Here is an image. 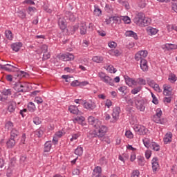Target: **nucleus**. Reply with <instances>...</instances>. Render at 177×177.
<instances>
[{
    "label": "nucleus",
    "mask_w": 177,
    "mask_h": 177,
    "mask_svg": "<svg viewBox=\"0 0 177 177\" xmlns=\"http://www.w3.org/2000/svg\"><path fill=\"white\" fill-rule=\"evenodd\" d=\"M134 23L140 27H147V26H149L151 23V19L146 17L142 12H139L134 18Z\"/></svg>",
    "instance_id": "obj_1"
},
{
    "label": "nucleus",
    "mask_w": 177,
    "mask_h": 177,
    "mask_svg": "<svg viewBox=\"0 0 177 177\" xmlns=\"http://www.w3.org/2000/svg\"><path fill=\"white\" fill-rule=\"evenodd\" d=\"M161 115H162V111L158 108L156 109V113L152 118L153 121L156 124H165V120L161 119Z\"/></svg>",
    "instance_id": "obj_2"
},
{
    "label": "nucleus",
    "mask_w": 177,
    "mask_h": 177,
    "mask_svg": "<svg viewBox=\"0 0 177 177\" xmlns=\"http://www.w3.org/2000/svg\"><path fill=\"white\" fill-rule=\"evenodd\" d=\"M106 133H107V127L101 123L97 127V131L95 136H97L99 139H102Z\"/></svg>",
    "instance_id": "obj_3"
},
{
    "label": "nucleus",
    "mask_w": 177,
    "mask_h": 177,
    "mask_svg": "<svg viewBox=\"0 0 177 177\" xmlns=\"http://www.w3.org/2000/svg\"><path fill=\"white\" fill-rule=\"evenodd\" d=\"M121 113V108L119 106H115L113 109L112 112V117L113 119L111 120V122H113V124L117 122L118 121V119L120 118V113Z\"/></svg>",
    "instance_id": "obj_4"
},
{
    "label": "nucleus",
    "mask_w": 177,
    "mask_h": 177,
    "mask_svg": "<svg viewBox=\"0 0 177 177\" xmlns=\"http://www.w3.org/2000/svg\"><path fill=\"white\" fill-rule=\"evenodd\" d=\"M88 122L90 125H92V127H93L96 129H97L99 125L102 124V122L100 120L93 116H89L88 118Z\"/></svg>",
    "instance_id": "obj_5"
},
{
    "label": "nucleus",
    "mask_w": 177,
    "mask_h": 177,
    "mask_svg": "<svg viewBox=\"0 0 177 177\" xmlns=\"http://www.w3.org/2000/svg\"><path fill=\"white\" fill-rule=\"evenodd\" d=\"M148 54H149V53L146 50H142L140 51H138L135 55V59L137 62H139V60L145 59L146 57H147Z\"/></svg>",
    "instance_id": "obj_6"
},
{
    "label": "nucleus",
    "mask_w": 177,
    "mask_h": 177,
    "mask_svg": "<svg viewBox=\"0 0 177 177\" xmlns=\"http://www.w3.org/2000/svg\"><path fill=\"white\" fill-rule=\"evenodd\" d=\"M135 103L136 109H138V110H140V111H145V110L146 109V102H145V100H136Z\"/></svg>",
    "instance_id": "obj_7"
},
{
    "label": "nucleus",
    "mask_w": 177,
    "mask_h": 177,
    "mask_svg": "<svg viewBox=\"0 0 177 177\" xmlns=\"http://www.w3.org/2000/svg\"><path fill=\"white\" fill-rule=\"evenodd\" d=\"M133 129L136 132H138L139 135H146L149 130L144 126L135 125Z\"/></svg>",
    "instance_id": "obj_8"
},
{
    "label": "nucleus",
    "mask_w": 177,
    "mask_h": 177,
    "mask_svg": "<svg viewBox=\"0 0 177 177\" xmlns=\"http://www.w3.org/2000/svg\"><path fill=\"white\" fill-rule=\"evenodd\" d=\"M16 109H17V106L16 105V102L12 101L8 103V106L7 108V111L10 114H16Z\"/></svg>",
    "instance_id": "obj_9"
},
{
    "label": "nucleus",
    "mask_w": 177,
    "mask_h": 177,
    "mask_svg": "<svg viewBox=\"0 0 177 177\" xmlns=\"http://www.w3.org/2000/svg\"><path fill=\"white\" fill-rule=\"evenodd\" d=\"M82 104L84 109H86L87 110H93L96 109V104H95V102L92 101H89V102L84 101Z\"/></svg>",
    "instance_id": "obj_10"
},
{
    "label": "nucleus",
    "mask_w": 177,
    "mask_h": 177,
    "mask_svg": "<svg viewBox=\"0 0 177 177\" xmlns=\"http://www.w3.org/2000/svg\"><path fill=\"white\" fill-rule=\"evenodd\" d=\"M152 171L153 172H157L160 169V165L158 164V158L155 157L151 160Z\"/></svg>",
    "instance_id": "obj_11"
},
{
    "label": "nucleus",
    "mask_w": 177,
    "mask_h": 177,
    "mask_svg": "<svg viewBox=\"0 0 177 177\" xmlns=\"http://www.w3.org/2000/svg\"><path fill=\"white\" fill-rule=\"evenodd\" d=\"M59 59L64 60V62H70L74 60V55L70 53H66V54L61 55Z\"/></svg>",
    "instance_id": "obj_12"
},
{
    "label": "nucleus",
    "mask_w": 177,
    "mask_h": 177,
    "mask_svg": "<svg viewBox=\"0 0 177 177\" xmlns=\"http://www.w3.org/2000/svg\"><path fill=\"white\" fill-rule=\"evenodd\" d=\"M163 89V95H165V96H170V95H172V87L170 85L164 84Z\"/></svg>",
    "instance_id": "obj_13"
},
{
    "label": "nucleus",
    "mask_w": 177,
    "mask_h": 177,
    "mask_svg": "<svg viewBox=\"0 0 177 177\" xmlns=\"http://www.w3.org/2000/svg\"><path fill=\"white\" fill-rule=\"evenodd\" d=\"M124 80H125L127 85H128L129 86H132V85H133L134 86H136V82L135 79L131 78L128 75L124 76Z\"/></svg>",
    "instance_id": "obj_14"
},
{
    "label": "nucleus",
    "mask_w": 177,
    "mask_h": 177,
    "mask_svg": "<svg viewBox=\"0 0 177 177\" xmlns=\"http://www.w3.org/2000/svg\"><path fill=\"white\" fill-rule=\"evenodd\" d=\"M15 89L17 92H26V84H23L21 82L16 83Z\"/></svg>",
    "instance_id": "obj_15"
},
{
    "label": "nucleus",
    "mask_w": 177,
    "mask_h": 177,
    "mask_svg": "<svg viewBox=\"0 0 177 177\" xmlns=\"http://www.w3.org/2000/svg\"><path fill=\"white\" fill-rule=\"evenodd\" d=\"M140 66L142 71H148L149 66L147 65V60L146 59L140 60Z\"/></svg>",
    "instance_id": "obj_16"
},
{
    "label": "nucleus",
    "mask_w": 177,
    "mask_h": 177,
    "mask_svg": "<svg viewBox=\"0 0 177 177\" xmlns=\"http://www.w3.org/2000/svg\"><path fill=\"white\" fill-rule=\"evenodd\" d=\"M102 174V167L97 166L94 168L93 171V177H100Z\"/></svg>",
    "instance_id": "obj_17"
},
{
    "label": "nucleus",
    "mask_w": 177,
    "mask_h": 177,
    "mask_svg": "<svg viewBox=\"0 0 177 177\" xmlns=\"http://www.w3.org/2000/svg\"><path fill=\"white\" fill-rule=\"evenodd\" d=\"M58 26L61 30H66V19L59 17L58 19Z\"/></svg>",
    "instance_id": "obj_18"
},
{
    "label": "nucleus",
    "mask_w": 177,
    "mask_h": 177,
    "mask_svg": "<svg viewBox=\"0 0 177 177\" xmlns=\"http://www.w3.org/2000/svg\"><path fill=\"white\" fill-rule=\"evenodd\" d=\"M21 46H23V44L21 42L14 43L11 45V48L15 52H19Z\"/></svg>",
    "instance_id": "obj_19"
},
{
    "label": "nucleus",
    "mask_w": 177,
    "mask_h": 177,
    "mask_svg": "<svg viewBox=\"0 0 177 177\" xmlns=\"http://www.w3.org/2000/svg\"><path fill=\"white\" fill-rule=\"evenodd\" d=\"M165 145H168L172 142V133H167L163 139Z\"/></svg>",
    "instance_id": "obj_20"
},
{
    "label": "nucleus",
    "mask_w": 177,
    "mask_h": 177,
    "mask_svg": "<svg viewBox=\"0 0 177 177\" xmlns=\"http://www.w3.org/2000/svg\"><path fill=\"white\" fill-rule=\"evenodd\" d=\"M125 37H130L131 38H133L134 39H138V34L136 32L132 31V30H127L124 33Z\"/></svg>",
    "instance_id": "obj_21"
},
{
    "label": "nucleus",
    "mask_w": 177,
    "mask_h": 177,
    "mask_svg": "<svg viewBox=\"0 0 177 177\" xmlns=\"http://www.w3.org/2000/svg\"><path fill=\"white\" fill-rule=\"evenodd\" d=\"M147 32L148 35H156V34L158 32V30H157V28L149 26L147 28Z\"/></svg>",
    "instance_id": "obj_22"
},
{
    "label": "nucleus",
    "mask_w": 177,
    "mask_h": 177,
    "mask_svg": "<svg viewBox=\"0 0 177 177\" xmlns=\"http://www.w3.org/2000/svg\"><path fill=\"white\" fill-rule=\"evenodd\" d=\"M8 149H13L15 146L16 145V140H15V138H10L6 142Z\"/></svg>",
    "instance_id": "obj_23"
},
{
    "label": "nucleus",
    "mask_w": 177,
    "mask_h": 177,
    "mask_svg": "<svg viewBox=\"0 0 177 177\" xmlns=\"http://www.w3.org/2000/svg\"><path fill=\"white\" fill-rule=\"evenodd\" d=\"M144 145L147 147V149H150L151 144L153 143V140H150L149 138H145L142 140Z\"/></svg>",
    "instance_id": "obj_24"
},
{
    "label": "nucleus",
    "mask_w": 177,
    "mask_h": 177,
    "mask_svg": "<svg viewBox=\"0 0 177 177\" xmlns=\"http://www.w3.org/2000/svg\"><path fill=\"white\" fill-rule=\"evenodd\" d=\"M50 149H52V142H50V141H47V142L44 144V153H49V151H50Z\"/></svg>",
    "instance_id": "obj_25"
},
{
    "label": "nucleus",
    "mask_w": 177,
    "mask_h": 177,
    "mask_svg": "<svg viewBox=\"0 0 177 177\" xmlns=\"http://www.w3.org/2000/svg\"><path fill=\"white\" fill-rule=\"evenodd\" d=\"M103 82H105V84H108L109 85H111V86H114V80L110 77L109 76H106L103 80Z\"/></svg>",
    "instance_id": "obj_26"
},
{
    "label": "nucleus",
    "mask_w": 177,
    "mask_h": 177,
    "mask_svg": "<svg viewBox=\"0 0 177 177\" xmlns=\"http://www.w3.org/2000/svg\"><path fill=\"white\" fill-rule=\"evenodd\" d=\"M20 135V132L16 129H12L10 132V138L12 139H16L17 136Z\"/></svg>",
    "instance_id": "obj_27"
},
{
    "label": "nucleus",
    "mask_w": 177,
    "mask_h": 177,
    "mask_svg": "<svg viewBox=\"0 0 177 177\" xmlns=\"http://www.w3.org/2000/svg\"><path fill=\"white\" fill-rule=\"evenodd\" d=\"M68 110L70 113H72V114H78V112L80 111L78 110V107H77L75 105H71L68 107Z\"/></svg>",
    "instance_id": "obj_28"
},
{
    "label": "nucleus",
    "mask_w": 177,
    "mask_h": 177,
    "mask_svg": "<svg viewBox=\"0 0 177 177\" xmlns=\"http://www.w3.org/2000/svg\"><path fill=\"white\" fill-rule=\"evenodd\" d=\"M80 30L81 35H85V34H86V24H85V23L80 24Z\"/></svg>",
    "instance_id": "obj_29"
},
{
    "label": "nucleus",
    "mask_w": 177,
    "mask_h": 177,
    "mask_svg": "<svg viewBox=\"0 0 177 177\" xmlns=\"http://www.w3.org/2000/svg\"><path fill=\"white\" fill-rule=\"evenodd\" d=\"M149 149H152V150H154V151H160V145L157 144L155 142H152L151 146L149 147Z\"/></svg>",
    "instance_id": "obj_30"
},
{
    "label": "nucleus",
    "mask_w": 177,
    "mask_h": 177,
    "mask_svg": "<svg viewBox=\"0 0 177 177\" xmlns=\"http://www.w3.org/2000/svg\"><path fill=\"white\" fill-rule=\"evenodd\" d=\"M35 104L32 102H30L28 104V110L30 111V113H34L36 110Z\"/></svg>",
    "instance_id": "obj_31"
},
{
    "label": "nucleus",
    "mask_w": 177,
    "mask_h": 177,
    "mask_svg": "<svg viewBox=\"0 0 177 177\" xmlns=\"http://www.w3.org/2000/svg\"><path fill=\"white\" fill-rule=\"evenodd\" d=\"M166 49L167 50H174L175 49H177V45L176 44H166L165 45Z\"/></svg>",
    "instance_id": "obj_32"
},
{
    "label": "nucleus",
    "mask_w": 177,
    "mask_h": 177,
    "mask_svg": "<svg viewBox=\"0 0 177 177\" xmlns=\"http://www.w3.org/2000/svg\"><path fill=\"white\" fill-rule=\"evenodd\" d=\"M84 153V148H82V147H77V148L75 150V154H76V156H78L79 157L82 156Z\"/></svg>",
    "instance_id": "obj_33"
},
{
    "label": "nucleus",
    "mask_w": 177,
    "mask_h": 177,
    "mask_svg": "<svg viewBox=\"0 0 177 177\" xmlns=\"http://www.w3.org/2000/svg\"><path fill=\"white\" fill-rule=\"evenodd\" d=\"M136 85H146V80L139 77L136 80Z\"/></svg>",
    "instance_id": "obj_34"
},
{
    "label": "nucleus",
    "mask_w": 177,
    "mask_h": 177,
    "mask_svg": "<svg viewBox=\"0 0 177 177\" xmlns=\"http://www.w3.org/2000/svg\"><path fill=\"white\" fill-rule=\"evenodd\" d=\"M95 16H100L102 15V10L99 8L98 6H94V12Z\"/></svg>",
    "instance_id": "obj_35"
},
{
    "label": "nucleus",
    "mask_w": 177,
    "mask_h": 177,
    "mask_svg": "<svg viewBox=\"0 0 177 177\" xmlns=\"http://www.w3.org/2000/svg\"><path fill=\"white\" fill-rule=\"evenodd\" d=\"M35 136L37 138H42L44 136V129L40 128L35 131Z\"/></svg>",
    "instance_id": "obj_36"
},
{
    "label": "nucleus",
    "mask_w": 177,
    "mask_h": 177,
    "mask_svg": "<svg viewBox=\"0 0 177 177\" xmlns=\"http://www.w3.org/2000/svg\"><path fill=\"white\" fill-rule=\"evenodd\" d=\"M5 35L7 39H9L10 41H12V39H13V35L12 34V31L8 30H6Z\"/></svg>",
    "instance_id": "obj_37"
},
{
    "label": "nucleus",
    "mask_w": 177,
    "mask_h": 177,
    "mask_svg": "<svg viewBox=\"0 0 177 177\" xmlns=\"http://www.w3.org/2000/svg\"><path fill=\"white\" fill-rule=\"evenodd\" d=\"M137 160L138 165H140V167H143V165H145V163L146 162L145 158L142 156H138Z\"/></svg>",
    "instance_id": "obj_38"
},
{
    "label": "nucleus",
    "mask_w": 177,
    "mask_h": 177,
    "mask_svg": "<svg viewBox=\"0 0 177 177\" xmlns=\"http://www.w3.org/2000/svg\"><path fill=\"white\" fill-rule=\"evenodd\" d=\"M13 122H12L11 121H8L5 124V128L6 129H8V131H10L11 129H13Z\"/></svg>",
    "instance_id": "obj_39"
},
{
    "label": "nucleus",
    "mask_w": 177,
    "mask_h": 177,
    "mask_svg": "<svg viewBox=\"0 0 177 177\" xmlns=\"http://www.w3.org/2000/svg\"><path fill=\"white\" fill-rule=\"evenodd\" d=\"M92 60L95 63H102V62H103V57L95 56L93 57Z\"/></svg>",
    "instance_id": "obj_40"
},
{
    "label": "nucleus",
    "mask_w": 177,
    "mask_h": 177,
    "mask_svg": "<svg viewBox=\"0 0 177 177\" xmlns=\"http://www.w3.org/2000/svg\"><path fill=\"white\" fill-rule=\"evenodd\" d=\"M140 91H142V86H139L138 87L133 88L131 93H132V95H137V93H139Z\"/></svg>",
    "instance_id": "obj_41"
},
{
    "label": "nucleus",
    "mask_w": 177,
    "mask_h": 177,
    "mask_svg": "<svg viewBox=\"0 0 177 177\" xmlns=\"http://www.w3.org/2000/svg\"><path fill=\"white\" fill-rule=\"evenodd\" d=\"M1 93L3 94V96H9L12 95V90L8 88V89H3L1 91Z\"/></svg>",
    "instance_id": "obj_42"
},
{
    "label": "nucleus",
    "mask_w": 177,
    "mask_h": 177,
    "mask_svg": "<svg viewBox=\"0 0 177 177\" xmlns=\"http://www.w3.org/2000/svg\"><path fill=\"white\" fill-rule=\"evenodd\" d=\"M66 17L68 19V20H70V21H75V17H74V15H73L71 12L66 14Z\"/></svg>",
    "instance_id": "obj_43"
},
{
    "label": "nucleus",
    "mask_w": 177,
    "mask_h": 177,
    "mask_svg": "<svg viewBox=\"0 0 177 177\" xmlns=\"http://www.w3.org/2000/svg\"><path fill=\"white\" fill-rule=\"evenodd\" d=\"M119 2L120 5H122V6H124V8L129 9V3H128L127 0H120Z\"/></svg>",
    "instance_id": "obj_44"
},
{
    "label": "nucleus",
    "mask_w": 177,
    "mask_h": 177,
    "mask_svg": "<svg viewBox=\"0 0 177 177\" xmlns=\"http://www.w3.org/2000/svg\"><path fill=\"white\" fill-rule=\"evenodd\" d=\"M122 20H123L125 24H131V18L128 16L122 17Z\"/></svg>",
    "instance_id": "obj_45"
},
{
    "label": "nucleus",
    "mask_w": 177,
    "mask_h": 177,
    "mask_svg": "<svg viewBox=\"0 0 177 177\" xmlns=\"http://www.w3.org/2000/svg\"><path fill=\"white\" fill-rule=\"evenodd\" d=\"M177 80L176 75L175 74H171L169 76V81L171 82V84H174Z\"/></svg>",
    "instance_id": "obj_46"
},
{
    "label": "nucleus",
    "mask_w": 177,
    "mask_h": 177,
    "mask_svg": "<svg viewBox=\"0 0 177 177\" xmlns=\"http://www.w3.org/2000/svg\"><path fill=\"white\" fill-rule=\"evenodd\" d=\"M35 10H37V8L35 7H28V15H30V16H32L34 13L35 12Z\"/></svg>",
    "instance_id": "obj_47"
},
{
    "label": "nucleus",
    "mask_w": 177,
    "mask_h": 177,
    "mask_svg": "<svg viewBox=\"0 0 177 177\" xmlns=\"http://www.w3.org/2000/svg\"><path fill=\"white\" fill-rule=\"evenodd\" d=\"M107 71H109L111 74H115V73H117V70L113 66H109L107 68Z\"/></svg>",
    "instance_id": "obj_48"
},
{
    "label": "nucleus",
    "mask_w": 177,
    "mask_h": 177,
    "mask_svg": "<svg viewBox=\"0 0 177 177\" xmlns=\"http://www.w3.org/2000/svg\"><path fill=\"white\" fill-rule=\"evenodd\" d=\"M114 22L116 23V24H121V20L122 18L120 17H112Z\"/></svg>",
    "instance_id": "obj_49"
},
{
    "label": "nucleus",
    "mask_w": 177,
    "mask_h": 177,
    "mask_svg": "<svg viewBox=\"0 0 177 177\" xmlns=\"http://www.w3.org/2000/svg\"><path fill=\"white\" fill-rule=\"evenodd\" d=\"M48 59H50V54L46 51L43 54V60H48Z\"/></svg>",
    "instance_id": "obj_50"
},
{
    "label": "nucleus",
    "mask_w": 177,
    "mask_h": 177,
    "mask_svg": "<svg viewBox=\"0 0 177 177\" xmlns=\"http://www.w3.org/2000/svg\"><path fill=\"white\" fill-rule=\"evenodd\" d=\"M78 121H80V122H84V121H85V118L84 116H80L74 119L75 122H77Z\"/></svg>",
    "instance_id": "obj_51"
},
{
    "label": "nucleus",
    "mask_w": 177,
    "mask_h": 177,
    "mask_svg": "<svg viewBox=\"0 0 177 177\" xmlns=\"http://www.w3.org/2000/svg\"><path fill=\"white\" fill-rule=\"evenodd\" d=\"M33 122L34 124H35V125H39V124H41L42 121L41 120V119H39V118L35 117L33 118Z\"/></svg>",
    "instance_id": "obj_52"
},
{
    "label": "nucleus",
    "mask_w": 177,
    "mask_h": 177,
    "mask_svg": "<svg viewBox=\"0 0 177 177\" xmlns=\"http://www.w3.org/2000/svg\"><path fill=\"white\" fill-rule=\"evenodd\" d=\"M35 103H37V104H41L44 103V100H42V98L41 97H36L35 98Z\"/></svg>",
    "instance_id": "obj_53"
},
{
    "label": "nucleus",
    "mask_w": 177,
    "mask_h": 177,
    "mask_svg": "<svg viewBox=\"0 0 177 177\" xmlns=\"http://www.w3.org/2000/svg\"><path fill=\"white\" fill-rule=\"evenodd\" d=\"M139 175H140V172L138 170H134L132 171L131 177H139Z\"/></svg>",
    "instance_id": "obj_54"
},
{
    "label": "nucleus",
    "mask_w": 177,
    "mask_h": 177,
    "mask_svg": "<svg viewBox=\"0 0 177 177\" xmlns=\"http://www.w3.org/2000/svg\"><path fill=\"white\" fill-rule=\"evenodd\" d=\"M118 91L120 92H122V93H124V95H127V86H120L119 88H118Z\"/></svg>",
    "instance_id": "obj_55"
},
{
    "label": "nucleus",
    "mask_w": 177,
    "mask_h": 177,
    "mask_svg": "<svg viewBox=\"0 0 177 177\" xmlns=\"http://www.w3.org/2000/svg\"><path fill=\"white\" fill-rule=\"evenodd\" d=\"M100 165H106L107 164V160H106V157H102L100 159Z\"/></svg>",
    "instance_id": "obj_56"
},
{
    "label": "nucleus",
    "mask_w": 177,
    "mask_h": 177,
    "mask_svg": "<svg viewBox=\"0 0 177 177\" xmlns=\"http://www.w3.org/2000/svg\"><path fill=\"white\" fill-rule=\"evenodd\" d=\"M81 135L80 133H75L72 136V138H71V142H73L74 140H77L78 138H80Z\"/></svg>",
    "instance_id": "obj_57"
},
{
    "label": "nucleus",
    "mask_w": 177,
    "mask_h": 177,
    "mask_svg": "<svg viewBox=\"0 0 177 177\" xmlns=\"http://www.w3.org/2000/svg\"><path fill=\"white\" fill-rule=\"evenodd\" d=\"M108 45L109 48H117V43H115V41H110L108 43Z\"/></svg>",
    "instance_id": "obj_58"
},
{
    "label": "nucleus",
    "mask_w": 177,
    "mask_h": 177,
    "mask_svg": "<svg viewBox=\"0 0 177 177\" xmlns=\"http://www.w3.org/2000/svg\"><path fill=\"white\" fill-rule=\"evenodd\" d=\"M151 96L153 98L152 103L154 104H158V100L157 99V97H156V95L153 93H151Z\"/></svg>",
    "instance_id": "obj_59"
},
{
    "label": "nucleus",
    "mask_w": 177,
    "mask_h": 177,
    "mask_svg": "<svg viewBox=\"0 0 177 177\" xmlns=\"http://www.w3.org/2000/svg\"><path fill=\"white\" fill-rule=\"evenodd\" d=\"M145 157H146L147 160H149V158H150L151 157V151L147 150L145 151Z\"/></svg>",
    "instance_id": "obj_60"
},
{
    "label": "nucleus",
    "mask_w": 177,
    "mask_h": 177,
    "mask_svg": "<svg viewBox=\"0 0 177 177\" xmlns=\"http://www.w3.org/2000/svg\"><path fill=\"white\" fill-rule=\"evenodd\" d=\"M41 52L45 53V52H48V46L46 44H43L41 46Z\"/></svg>",
    "instance_id": "obj_61"
},
{
    "label": "nucleus",
    "mask_w": 177,
    "mask_h": 177,
    "mask_svg": "<svg viewBox=\"0 0 177 177\" xmlns=\"http://www.w3.org/2000/svg\"><path fill=\"white\" fill-rule=\"evenodd\" d=\"M80 82L78 80H75L71 83V86H80Z\"/></svg>",
    "instance_id": "obj_62"
},
{
    "label": "nucleus",
    "mask_w": 177,
    "mask_h": 177,
    "mask_svg": "<svg viewBox=\"0 0 177 177\" xmlns=\"http://www.w3.org/2000/svg\"><path fill=\"white\" fill-rule=\"evenodd\" d=\"M147 84L149 85V86L153 88L156 83L154 82V80H147Z\"/></svg>",
    "instance_id": "obj_63"
},
{
    "label": "nucleus",
    "mask_w": 177,
    "mask_h": 177,
    "mask_svg": "<svg viewBox=\"0 0 177 177\" xmlns=\"http://www.w3.org/2000/svg\"><path fill=\"white\" fill-rule=\"evenodd\" d=\"M18 16L19 17H20L21 19H26V14L23 11H19L18 12Z\"/></svg>",
    "instance_id": "obj_64"
}]
</instances>
